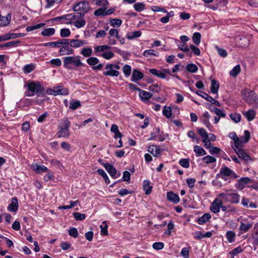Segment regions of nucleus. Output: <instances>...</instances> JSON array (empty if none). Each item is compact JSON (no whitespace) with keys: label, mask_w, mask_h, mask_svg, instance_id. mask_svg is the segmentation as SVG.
Returning a JSON list of instances; mask_svg holds the SVG:
<instances>
[{"label":"nucleus","mask_w":258,"mask_h":258,"mask_svg":"<svg viewBox=\"0 0 258 258\" xmlns=\"http://www.w3.org/2000/svg\"><path fill=\"white\" fill-rule=\"evenodd\" d=\"M240 71V66L239 64H237L232 69L230 72L229 74L231 76L235 77L239 74Z\"/></svg>","instance_id":"nucleus-38"},{"label":"nucleus","mask_w":258,"mask_h":258,"mask_svg":"<svg viewBox=\"0 0 258 258\" xmlns=\"http://www.w3.org/2000/svg\"><path fill=\"white\" fill-rule=\"evenodd\" d=\"M230 116L235 123H238L240 121L241 115L239 113H231Z\"/></svg>","instance_id":"nucleus-56"},{"label":"nucleus","mask_w":258,"mask_h":258,"mask_svg":"<svg viewBox=\"0 0 258 258\" xmlns=\"http://www.w3.org/2000/svg\"><path fill=\"white\" fill-rule=\"evenodd\" d=\"M55 96L57 95H67L69 94L68 90L61 86L54 87Z\"/></svg>","instance_id":"nucleus-21"},{"label":"nucleus","mask_w":258,"mask_h":258,"mask_svg":"<svg viewBox=\"0 0 258 258\" xmlns=\"http://www.w3.org/2000/svg\"><path fill=\"white\" fill-rule=\"evenodd\" d=\"M243 114L248 121L252 120L255 116V112L252 109H249L247 111H244Z\"/></svg>","instance_id":"nucleus-26"},{"label":"nucleus","mask_w":258,"mask_h":258,"mask_svg":"<svg viewBox=\"0 0 258 258\" xmlns=\"http://www.w3.org/2000/svg\"><path fill=\"white\" fill-rule=\"evenodd\" d=\"M139 96L142 100H148L152 96V94L144 90H140Z\"/></svg>","instance_id":"nucleus-27"},{"label":"nucleus","mask_w":258,"mask_h":258,"mask_svg":"<svg viewBox=\"0 0 258 258\" xmlns=\"http://www.w3.org/2000/svg\"><path fill=\"white\" fill-rule=\"evenodd\" d=\"M235 153L238 156L245 161H248L251 159L250 156L243 149H238L235 150Z\"/></svg>","instance_id":"nucleus-17"},{"label":"nucleus","mask_w":258,"mask_h":258,"mask_svg":"<svg viewBox=\"0 0 258 258\" xmlns=\"http://www.w3.org/2000/svg\"><path fill=\"white\" fill-rule=\"evenodd\" d=\"M240 196L236 193L228 194V199L227 201H230L231 203H238L239 202Z\"/></svg>","instance_id":"nucleus-24"},{"label":"nucleus","mask_w":258,"mask_h":258,"mask_svg":"<svg viewBox=\"0 0 258 258\" xmlns=\"http://www.w3.org/2000/svg\"><path fill=\"white\" fill-rule=\"evenodd\" d=\"M143 188L146 195H149L152 191V186L150 185V182L148 180L143 181Z\"/></svg>","instance_id":"nucleus-31"},{"label":"nucleus","mask_w":258,"mask_h":258,"mask_svg":"<svg viewBox=\"0 0 258 258\" xmlns=\"http://www.w3.org/2000/svg\"><path fill=\"white\" fill-rule=\"evenodd\" d=\"M45 25V23H41L32 26H29L27 27L26 30L27 32H30L42 28Z\"/></svg>","instance_id":"nucleus-37"},{"label":"nucleus","mask_w":258,"mask_h":258,"mask_svg":"<svg viewBox=\"0 0 258 258\" xmlns=\"http://www.w3.org/2000/svg\"><path fill=\"white\" fill-rule=\"evenodd\" d=\"M194 152L196 153L197 156H202L207 154L206 151L202 147L198 145L194 147Z\"/></svg>","instance_id":"nucleus-34"},{"label":"nucleus","mask_w":258,"mask_h":258,"mask_svg":"<svg viewBox=\"0 0 258 258\" xmlns=\"http://www.w3.org/2000/svg\"><path fill=\"white\" fill-rule=\"evenodd\" d=\"M35 69V66L32 63L25 65L23 68V71L25 73L28 74L33 71Z\"/></svg>","instance_id":"nucleus-48"},{"label":"nucleus","mask_w":258,"mask_h":258,"mask_svg":"<svg viewBox=\"0 0 258 258\" xmlns=\"http://www.w3.org/2000/svg\"><path fill=\"white\" fill-rule=\"evenodd\" d=\"M71 35V31L69 29L63 28L60 31V35L62 37H67Z\"/></svg>","instance_id":"nucleus-53"},{"label":"nucleus","mask_w":258,"mask_h":258,"mask_svg":"<svg viewBox=\"0 0 258 258\" xmlns=\"http://www.w3.org/2000/svg\"><path fill=\"white\" fill-rule=\"evenodd\" d=\"M81 106V103L79 101L70 102V108L73 110L77 109Z\"/></svg>","instance_id":"nucleus-62"},{"label":"nucleus","mask_w":258,"mask_h":258,"mask_svg":"<svg viewBox=\"0 0 258 258\" xmlns=\"http://www.w3.org/2000/svg\"><path fill=\"white\" fill-rule=\"evenodd\" d=\"M66 24H73L76 28H81L83 27L86 24V21L84 20H77L74 22H66Z\"/></svg>","instance_id":"nucleus-29"},{"label":"nucleus","mask_w":258,"mask_h":258,"mask_svg":"<svg viewBox=\"0 0 258 258\" xmlns=\"http://www.w3.org/2000/svg\"><path fill=\"white\" fill-rule=\"evenodd\" d=\"M225 236L228 242L231 243L234 241L236 234L233 231H227Z\"/></svg>","instance_id":"nucleus-36"},{"label":"nucleus","mask_w":258,"mask_h":258,"mask_svg":"<svg viewBox=\"0 0 258 258\" xmlns=\"http://www.w3.org/2000/svg\"><path fill=\"white\" fill-rule=\"evenodd\" d=\"M18 209V201L16 197L12 199L11 203L8 207V210L12 212H16Z\"/></svg>","instance_id":"nucleus-15"},{"label":"nucleus","mask_w":258,"mask_h":258,"mask_svg":"<svg viewBox=\"0 0 258 258\" xmlns=\"http://www.w3.org/2000/svg\"><path fill=\"white\" fill-rule=\"evenodd\" d=\"M143 55L145 57H148L149 56H158L159 55L158 53H155L154 50L153 49H149L144 51Z\"/></svg>","instance_id":"nucleus-54"},{"label":"nucleus","mask_w":258,"mask_h":258,"mask_svg":"<svg viewBox=\"0 0 258 258\" xmlns=\"http://www.w3.org/2000/svg\"><path fill=\"white\" fill-rule=\"evenodd\" d=\"M211 218V215L209 213H206L198 218L197 222L200 225H203L208 222Z\"/></svg>","instance_id":"nucleus-23"},{"label":"nucleus","mask_w":258,"mask_h":258,"mask_svg":"<svg viewBox=\"0 0 258 258\" xmlns=\"http://www.w3.org/2000/svg\"><path fill=\"white\" fill-rule=\"evenodd\" d=\"M78 18V16L73 14L63 15L62 16L57 17L50 20L52 22H59L60 23H64L65 20L72 21L75 20Z\"/></svg>","instance_id":"nucleus-7"},{"label":"nucleus","mask_w":258,"mask_h":258,"mask_svg":"<svg viewBox=\"0 0 258 258\" xmlns=\"http://www.w3.org/2000/svg\"><path fill=\"white\" fill-rule=\"evenodd\" d=\"M69 234L74 238H77L78 236V231L76 228L73 227L69 229Z\"/></svg>","instance_id":"nucleus-59"},{"label":"nucleus","mask_w":258,"mask_h":258,"mask_svg":"<svg viewBox=\"0 0 258 258\" xmlns=\"http://www.w3.org/2000/svg\"><path fill=\"white\" fill-rule=\"evenodd\" d=\"M103 166L111 177L114 178H116L118 177L116 175V170L112 165L109 163H105Z\"/></svg>","instance_id":"nucleus-16"},{"label":"nucleus","mask_w":258,"mask_h":258,"mask_svg":"<svg viewBox=\"0 0 258 258\" xmlns=\"http://www.w3.org/2000/svg\"><path fill=\"white\" fill-rule=\"evenodd\" d=\"M110 47L107 45H103L101 46H97L94 47V50L96 52L104 51L105 50L108 49Z\"/></svg>","instance_id":"nucleus-55"},{"label":"nucleus","mask_w":258,"mask_h":258,"mask_svg":"<svg viewBox=\"0 0 258 258\" xmlns=\"http://www.w3.org/2000/svg\"><path fill=\"white\" fill-rule=\"evenodd\" d=\"M210 117V115L208 112L206 111L203 113V120L204 123L206 126L207 127L210 128L211 126V125L209 122V118Z\"/></svg>","instance_id":"nucleus-35"},{"label":"nucleus","mask_w":258,"mask_h":258,"mask_svg":"<svg viewBox=\"0 0 258 258\" xmlns=\"http://www.w3.org/2000/svg\"><path fill=\"white\" fill-rule=\"evenodd\" d=\"M252 226V224L249 222L244 223L243 222H241L240 225L239 226V229L241 231L239 233L242 234L247 232L251 228Z\"/></svg>","instance_id":"nucleus-20"},{"label":"nucleus","mask_w":258,"mask_h":258,"mask_svg":"<svg viewBox=\"0 0 258 258\" xmlns=\"http://www.w3.org/2000/svg\"><path fill=\"white\" fill-rule=\"evenodd\" d=\"M155 132L151 134V137L149 140H155L162 142L165 140V138L163 136V132H160L159 127H156L154 129Z\"/></svg>","instance_id":"nucleus-11"},{"label":"nucleus","mask_w":258,"mask_h":258,"mask_svg":"<svg viewBox=\"0 0 258 258\" xmlns=\"http://www.w3.org/2000/svg\"><path fill=\"white\" fill-rule=\"evenodd\" d=\"M32 168L37 174H42L44 172H48L49 169H48L44 165H40L37 164H35L32 165Z\"/></svg>","instance_id":"nucleus-14"},{"label":"nucleus","mask_w":258,"mask_h":258,"mask_svg":"<svg viewBox=\"0 0 258 258\" xmlns=\"http://www.w3.org/2000/svg\"><path fill=\"white\" fill-rule=\"evenodd\" d=\"M201 35L199 32H195L192 35V40L196 45H199L201 42Z\"/></svg>","instance_id":"nucleus-43"},{"label":"nucleus","mask_w":258,"mask_h":258,"mask_svg":"<svg viewBox=\"0 0 258 258\" xmlns=\"http://www.w3.org/2000/svg\"><path fill=\"white\" fill-rule=\"evenodd\" d=\"M97 172L99 175H100L102 176V177L103 178L105 182L107 184L109 183L110 180L109 179V178L104 170H103L102 169H98Z\"/></svg>","instance_id":"nucleus-46"},{"label":"nucleus","mask_w":258,"mask_h":258,"mask_svg":"<svg viewBox=\"0 0 258 258\" xmlns=\"http://www.w3.org/2000/svg\"><path fill=\"white\" fill-rule=\"evenodd\" d=\"M93 51L90 47H86L82 48L80 51V54L84 57H89L92 54Z\"/></svg>","instance_id":"nucleus-32"},{"label":"nucleus","mask_w":258,"mask_h":258,"mask_svg":"<svg viewBox=\"0 0 258 258\" xmlns=\"http://www.w3.org/2000/svg\"><path fill=\"white\" fill-rule=\"evenodd\" d=\"M250 181L249 177H242L238 180V187L239 188H243L244 185L248 183Z\"/></svg>","instance_id":"nucleus-40"},{"label":"nucleus","mask_w":258,"mask_h":258,"mask_svg":"<svg viewBox=\"0 0 258 258\" xmlns=\"http://www.w3.org/2000/svg\"><path fill=\"white\" fill-rule=\"evenodd\" d=\"M55 31V30L53 28H45L41 31V34L44 36L49 37L53 35Z\"/></svg>","instance_id":"nucleus-30"},{"label":"nucleus","mask_w":258,"mask_h":258,"mask_svg":"<svg viewBox=\"0 0 258 258\" xmlns=\"http://www.w3.org/2000/svg\"><path fill=\"white\" fill-rule=\"evenodd\" d=\"M211 110L214 112L217 116L221 117H224L226 116V114L222 110L218 109L215 107H213Z\"/></svg>","instance_id":"nucleus-41"},{"label":"nucleus","mask_w":258,"mask_h":258,"mask_svg":"<svg viewBox=\"0 0 258 258\" xmlns=\"http://www.w3.org/2000/svg\"><path fill=\"white\" fill-rule=\"evenodd\" d=\"M222 205L223 202L221 200L218 199H216L212 203L210 209L212 212L214 213H218L220 212V208L222 207Z\"/></svg>","instance_id":"nucleus-12"},{"label":"nucleus","mask_w":258,"mask_h":258,"mask_svg":"<svg viewBox=\"0 0 258 258\" xmlns=\"http://www.w3.org/2000/svg\"><path fill=\"white\" fill-rule=\"evenodd\" d=\"M141 34L142 32L140 31H136L130 33H127L126 34L125 37L128 40H132L140 37L141 36Z\"/></svg>","instance_id":"nucleus-28"},{"label":"nucleus","mask_w":258,"mask_h":258,"mask_svg":"<svg viewBox=\"0 0 258 258\" xmlns=\"http://www.w3.org/2000/svg\"><path fill=\"white\" fill-rule=\"evenodd\" d=\"M62 46L59 50L60 55H69L73 53L74 50L70 46L69 41L67 44H62Z\"/></svg>","instance_id":"nucleus-13"},{"label":"nucleus","mask_w":258,"mask_h":258,"mask_svg":"<svg viewBox=\"0 0 258 258\" xmlns=\"http://www.w3.org/2000/svg\"><path fill=\"white\" fill-rule=\"evenodd\" d=\"M47 174H46L43 176V180L45 182H47L52 179L53 177V173L49 169L48 172H46Z\"/></svg>","instance_id":"nucleus-61"},{"label":"nucleus","mask_w":258,"mask_h":258,"mask_svg":"<svg viewBox=\"0 0 258 258\" xmlns=\"http://www.w3.org/2000/svg\"><path fill=\"white\" fill-rule=\"evenodd\" d=\"M100 228H101V234L102 235H107L108 234L107 232V228L108 226L106 223L105 221H103L101 225L100 226Z\"/></svg>","instance_id":"nucleus-51"},{"label":"nucleus","mask_w":258,"mask_h":258,"mask_svg":"<svg viewBox=\"0 0 258 258\" xmlns=\"http://www.w3.org/2000/svg\"><path fill=\"white\" fill-rule=\"evenodd\" d=\"M70 46L73 48L81 47L84 45L88 44V42L85 40H80L77 39H69Z\"/></svg>","instance_id":"nucleus-10"},{"label":"nucleus","mask_w":258,"mask_h":258,"mask_svg":"<svg viewBox=\"0 0 258 258\" xmlns=\"http://www.w3.org/2000/svg\"><path fill=\"white\" fill-rule=\"evenodd\" d=\"M144 77L143 74L137 69H134L132 76V81L136 82L137 81L142 79Z\"/></svg>","instance_id":"nucleus-18"},{"label":"nucleus","mask_w":258,"mask_h":258,"mask_svg":"<svg viewBox=\"0 0 258 258\" xmlns=\"http://www.w3.org/2000/svg\"><path fill=\"white\" fill-rule=\"evenodd\" d=\"M219 88V83L217 81L215 80H212L211 91L213 94H216L218 93V91Z\"/></svg>","instance_id":"nucleus-33"},{"label":"nucleus","mask_w":258,"mask_h":258,"mask_svg":"<svg viewBox=\"0 0 258 258\" xmlns=\"http://www.w3.org/2000/svg\"><path fill=\"white\" fill-rule=\"evenodd\" d=\"M179 164L184 168H188L189 167V159H181L179 160Z\"/></svg>","instance_id":"nucleus-60"},{"label":"nucleus","mask_w":258,"mask_h":258,"mask_svg":"<svg viewBox=\"0 0 258 258\" xmlns=\"http://www.w3.org/2000/svg\"><path fill=\"white\" fill-rule=\"evenodd\" d=\"M71 125V122L68 118H64L60 121L59 125V131L57 133L58 138H68L70 135L69 127Z\"/></svg>","instance_id":"nucleus-2"},{"label":"nucleus","mask_w":258,"mask_h":258,"mask_svg":"<svg viewBox=\"0 0 258 258\" xmlns=\"http://www.w3.org/2000/svg\"><path fill=\"white\" fill-rule=\"evenodd\" d=\"M243 99L249 104L258 105V96L257 94L249 90H243L241 92Z\"/></svg>","instance_id":"nucleus-4"},{"label":"nucleus","mask_w":258,"mask_h":258,"mask_svg":"<svg viewBox=\"0 0 258 258\" xmlns=\"http://www.w3.org/2000/svg\"><path fill=\"white\" fill-rule=\"evenodd\" d=\"M149 72L152 75L162 79H165L166 77L165 73L158 70L152 69L149 70Z\"/></svg>","instance_id":"nucleus-25"},{"label":"nucleus","mask_w":258,"mask_h":258,"mask_svg":"<svg viewBox=\"0 0 258 258\" xmlns=\"http://www.w3.org/2000/svg\"><path fill=\"white\" fill-rule=\"evenodd\" d=\"M63 67L68 69H73V65L75 67H79L83 66V63L80 60L79 55L75 56H67L63 58Z\"/></svg>","instance_id":"nucleus-3"},{"label":"nucleus","mask_w":258,"mask_h":258,"mask_svg":"<svg viewBox=\"0 0 258 258\" xmlns=\"http://www.w3.org/2000/svg\"><path fill=\"white\" fill-rule=\"evenodd\" d=\"M86 61L90 66H95L99 63V60L96 57H90L86 60Z\"/></svg>","instance_id":"nucleus-50"},{"label":"nucleus","mask_w":258,"mask_h":258,"mask_svg":"<svg viewBox=\"0 0 258 258\" xmlns=\"http://www.w3.org/2000/svg\"><path fill=\"white\" fill-rule=\"evenodd\" d=\"M163 114L167 118H169L172 116L171 108L169 106H165L163 109Z\"/></svg>","instance_id":"nucleus-42"},{"label":"nucleus","mask_w":258,"mask_h":258,"mask_svg":"<svg viewBox=\"0 0 258 258\" xmlns=\"http://www.w3.org/2000/svg\"><path fill=\"white\" fill-rule=\"evenodd\" d=\"M26 87L29 92L26 93V96L28 97H32L34 95H36L38 97L40 96L43 94L44 90V87L39 82H29L27 84Z\"/></svg>","instance_id":"nucleus-1"},{"label":"nucleus","mask_w":258,"mask_h":258,"mask_svg":"<svg viewBox=\"0 0 258 258\" xmlns=\"http://www.w3.org/2000/svg\"><path fill=\"white\" fill-rule=\"evenodd\" d=\"M134 8L137 12H142L145 9V5L143 3H137L134 5Z\"/></svg>","instance_id":"nucleus-44"},{"label":"nucleus","mask_w":258,"mask_h":258,"mask_svg":"<svg viewBox=\"0 0 258 258\" xmlns=\"http://www.w3.org/2000/svg\"><path fill=\"white\" fill-rule=\"evenodd\" d=\"M186 69L187 71L192 73L196 72L198 70L197 66L194 63L188 64L186 67Z\"/></svg>","instance_id":"nucleus-47"},{"label":"nucleus","mask_w":258,"mask_h":258,"mask_svg":"<svg viewBox=\"0 0 258 258\" xmlns=\"http://www.w3.org/2000/svg\"><path fill=\"white\" fill-rule=\"evenodd\" d=\"M122 71L125 76H130L131 74V67L128 64L124 65L122 68Z\"/></svg>","instance_id":"nucleus-57"},{"label":"nucleus","mask_w":258,"mask_h":258,"mask_svg":"<svg viewBox=\"0 0 258 258\" xmlns=\"http://www.w3.org/2000/svg\"><path fill=\"white\" fill-rule=\"evenodd\" d=\"M122 20L118 18L111 19L109 21V24L112 27H119L122 24Z\"/></svg>","instance_id":"nucleus-39"},{"label":"nucleus","mask_w":258,"mask_h":258,"mask_svg":"<svg viewBox=\"0 0 258 258\" xmlns=\"http://www.w3.org/2000/svg\"><path fill=\"white\" fill-rule=\"evenodd\" d=\"M114 65L112 64L107 63L105 66V69L107 71L103 73L105 76L117 77L119 73L118 71L113 70Z\"/></svg>","instance_id":"nucleus-8"},{"label":"nucleus","mask_w":258,"mask_h":258,"mask_svg":"<svg viewBox=\"0 0 258 258\" xmlns=\"http://www.w3.org/2000/svg\"><path fill=\"white\" fill-rule=\"evenodd\" d=\"M68 43V39H61L57 41L50 42L41 44L43 46H51L52 47H59L62 44H67Z\"/></svg>","instance_id":"nucleus-9"},{"label":"nucleus","mask_w":258,"mask_h":258,"mask_svg":"<svg viewBox=\"0 0 258 258\" xmlns=\"http://www.w3.org/2000/svg\"><path fill=\"white\" fill-rule=\"evenodd\" d=\"M101 56L106 59H110L111 58H112L114 56V53L110 51L104 52L102 54Z\"/></svg>","instance_id":"nucleus-64"},{"label":"nucleus","mask_w":258,"mask_h":258,"mask_svg":"<svg viewBox=\"0 0 258 258\" xmlns=\"http://www.w3.org/2000/svg\"><path fill=\"white\" fill-rule=\"evenodd\" d=\"M148 151L154 156L157 157L161 153V150L155 145H152L148 149Z\"/></svg>","instance_id":"nucleus-22"},{"label":"nucleus","mask_w":258,"mask_h":258,"mask_svg":"<svg viewBox=\"0 0 258 258\" xmlns=\"http://www.w3.org/2000/svg\"><path fill=\"white\" fill-rule=\"evenodd\" d=\"M196 93L199 96L203 97L206 100L210 102V101H211L212 99L213 98L212 97L209 95L208 94L203 91H197Z\"/></svg>","instance_id":"nucleus-45"},{"label":"nucleus","mask_w":258,"mask_h":258,"mask_svg":"<svg viewBox=\"0 0 258 258\" xmlns=\"http://www.w3.org/2000/svg\"><path fill=\"white\" fill-rule=\"evenodd\" d=\"M215 48L217 51L219 55L223 57H226L227 56V52L225 49L219 47L218 46H215Z\"/></svg>","instance_id":"nucleus-52"},{"label":"nucleus","mask_w":258,"mask_h":258,"mask_svg":"<svg viewBox=\"0 0 258 258\" xmlns=\"http://www.w3.org/2000/svg\"><path fill=\"white\" fill-rule=\"evenodd\" d=\"M89 9L88 3L83 1L78 3L74 7L75 11L80 12V16H84Z\"/></svg>","instance_id":"nucleus-6"},{"label":"nucleus","mask_w":258,"mask_h":258,"mask_svg":"<svg viewBox=\"0 0 258 258\" xmlns=\"http://www.w3.org/2000/svg\"><path fill=\"white\" fill-rule=\"evenodd\" d=\"M219 174L222 179L226 180L225 176H229L231 178H237V175L236 174L229 168L226 166L222 167L220 170Z\"/></svg>","instance_id":"nucleus-5"},{"label":"nucleus","mask_w":258,"mask_h":258,"mask_svg":"<svg viewBox=\"0 0 258 258\" xmlns=\"http://www.w3.org/2000/svg\"><path fill=\"white\" fill-rule=\"evenodd\" d=\"M167 198L168 201L175 204L178 203L180 200L178 196L172 191H169L167 193Z\"/></svg>","instance_id":"nucleus-19"},{"label":"nucleus","mask_w":258,"mask_h":258,"mask_svg":"<svg viewBox=\"0 0 258 258\" xmlns=\"http://www.w3.org/2000/svg\"><path fill=\"white\" fill-rule=\"evenodd\" d=\"M164 243L161 242H156L153 244L152 247L155 250H161L164 247Z\"/></svg>","instance_id":"nucleus-63"},{"label":"nucleus","mask_w":258,"mask_h":258,"mask_svg":"<svg viewBox=\"0 0 258 258\" xmlns=\"http://www.w3.org/2000/svg\"><path fill=\"white\" fill-rule=\"evenodd\" d=\"M202 159L206 164H210L216 161V159L215 157L209 155L204 157Z\"/></svg>","instance_id":"nucleus-49"},{"label":"nucleus","mask_w":258,"mask_h":258,"mask_svg":"<svg viewBox=\"0 0 258 258\" xmlns=\"http://www.w3.org/2000/svg\"><path fill=\"white\" fill-rule=\"evenodd\" d=\"M242 251V249L240 246L236 247L232 250L230 251V254L231 255V258H234V256L238 253H241Z\"/></svg>","instance_id":"nucleus-58"}]
</instances>
